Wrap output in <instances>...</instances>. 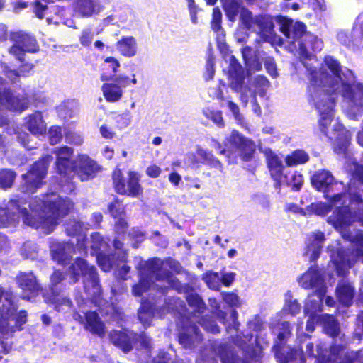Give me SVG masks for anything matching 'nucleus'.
<instances>
[{"instance_id":"nucleus-14","label":"nucleus","mask_w":363,"mask_h":363,"mask_svg":"<svg viewBox=\"0 0 363 363\" xmlns=\"http://www.w3.org/2000/svg\"><path fill=\"white\" fill-rule=\"evenodd\" d=\"M224 145L225 148H222L218 141L214 139L211 140V146L219 150L220 155H225L229 157L230 154H235L245 162L251 160L255 151L254 142L235 130H233L225 138Z\"/></svg>"},{"instance_id":"nucleus-54","label":"nucleus","mask_w":363,"mask_h":363,"mask_svg":"<svg viewBox=\"0 0 363 363\" xmlns=\"http://www.w3.org/2000/svg\"><path fill=\"white\" fill-rule=\"evenodd\" d=\"M48 137L52 145L60 143L62 138V128L60 126L51 127L48 131Z\"/></svg>"},{"instance_id":"nucleus-47","label":"nucleus","mask_w":363,"mask_h":363,"mask_svg":"<svg viewBox=\"0 0 363 363\" xmlns=\"http://www.w3.org/2000/svg\"><path fill=\"white\" fill-rule=\"evenodd\" d=\"M38 252V250L36 244L31 242H25L20 250L21 255L26 259H37Z\"/></svg>"},{"instance_id":"nucleus-31","label":"nucleus","mask_w":363,"mask_h":363,"mask_svg":"<svg viewBox=\"0 0 363 363\" xmlns=\"http://www.w3.org/2000/svg\"><path fill=\"white\" fill-rule=\"evenodd\" d=\"M355 289L352 283L348 280H340L336 287L335 294L340 304L349 307L353 303Z\"/></svg>"},{"instance_id":"nucleus-20","label":"nucleus","mask_w":363,"mask_h":363,"mask_svg":"<svg viewBox=\"0 0 363 363\" xmlns=\"http://www.w3.org/2000/svg\"><path fill=\"white\" fill-rule=\"evenodd\" d=\"M8 53L18 62H23L26 52L35 53L39 50L36 39L23 31L11 33Z\"/></svg>"},{"instance_id":"nucleus-25","label":"nucleus","mask_w":363,"mask_h":363,"mask_svg":"<svg viewBox=\"0 0 363 363\" xmlns=\"http://www.w3.org/2000/svg\"><path fill=\"white\" fill-rule=\"evenodd\" d=\"M74 172L71 180L77 174L82 181H86L94 177L100 170L99 165L87 155H79L74 164Z\"/></svg>"},{"instance_id":"nucleus-2","label":"nucleus","mask_w":363,"mask_h":363,"mask_svg":"<svg viewBox=\"0 0 363 363\" xmlns=\"http://www.w3.org/2000/svg\"><path fill=\"white\" fill-rule=\"evenodd\" d=\"M347 169L351 173L347 191L329 195V203H311L308 210L315 215L325 216L333 208L328 223L338 230L343 238L351 241L355 250H343L328 247L331 262L339 277H345L357 261L363 263V166L356 162H348Z\"/></svg>"},{"instance_id":"nucleus-50","label":"nucleus","mask_w":363,"mask_h":363,"mask_svg":"<svg viewBox=\"0 0 363 363\" xmlns=\"http://www.w3.org/2000/svg\"><path fill=\"white\" fill-rule=\"evenodd\" d=\"M75 102L73 101H66L60 104L57 108L58 114L62 118H72L74 111L72 110L74 107Z\"/></svg>"},{"instance_id":"nucleus-42","label":"nucleus","mask_w":363,"mask_h":363,"mask_svg":"<svg viewBox=\"0 0 363 363\" xmlns=\"http://www.w3.org/2000/svg\"><path fill=\"white\" fill-rule=\"evenodd\" d=\"M303 182V175L297 172L294 171L284 174L282 184L286 183L288 186L292 188L295 191H298L301 188Z\"/></svg>"},{"instance_id":"nucleus-11","label":"nucleus","mask_w":363,"mask_h":363,"mask_svg":"<svg viewBox=\"0 0 363 363\" xmlns=\"http://www.w3.org/2000/svg\"><path fill=\"white\" fill-rule=\"evenodd\" d=\"M65 230L68 235L77 236L76 247H74V241L59 242L53 240H50L52 259L62 265L68 263L77 251L81 255L87 253L82 224L74 219L69 220L65 223Z\"/></svg>"},{"instance_id":"nucleus-8","label":"nucleus","mask_w":363,"mask_h":363,"mask_svg":"<svg viewBox=\"0 0 363 363\" xmlns=\"http://www.w3.org/2000/svg\"><path fill=\"white\" fill-rule=\"evenodd\" d=\"M108 211L111 216L116 219L115 223L116 233L118 237L113 241V247L116 250V254L111 253L108 244L104 240L101 235L95 233L91 236V255L96 256V261L100 268L104 272L110 271L114 266L119 267L121 264L126 262L127 255L122 250L123 243L119 240L123 237L128 227L125 220V211L123 204L118 200L108 206Z\"/></svg>"},{"instance_id":"nucleus-38","label":"nucleus","mask_w":363,"mask_h":363,"mask_svg":"<svg viewBox=\"0 0 363 363\" xmlns=\"http://www.w3.org/2000/svg\"><path fill=\"white\" fill-rule=\"evenodd\" d=\"M245 65L249 71H259L262 69V63L258 55L251 48L245 47L241 50Z\"/></svg>"},{"instance_id":"nucleus-35","label":"nucleus","mask_w":363,"mask_h":363,"mask_svg":"<svg viewBox=\"0 0 363 363\" xmlns=\"http://www.w3.org/2000/svg\"><path fill=\"white\" fill-rule=\"evenodd\" d=\"M74 11L79 16L91 17L98 14L101 8L96 0H76Z\"/></svg>"},{"instance_id":"nucleus-3","label":"nucleus","mask_w":363,"mask_h":363,"mask_svg":"<svg viewBox=\"0 0 363 363\" xmlns=\"http://www.w3.org/2000/svg\"><path fill=\"white\" fill-rule=\"evenodd\" d=\"M191 311H186L184 302L179 298H169L165 301L164 306L158 308V301L152 303L143 300L141 306L138 310V318L145 328L151 325L155 315L162 318L167 313H173L177 315V327L179 330V342L186 349H191L197 345L203 339L201 333L195 325L198 322L204 330L212 333H218L219 327L211 318L200 315L206 309V306L201 297L195 294L187 296Z\"/></svg>"},{"instance_id":"nucleus-55","label":"nucleus","mask_w":363,"mask_h":363,"mask_svg":"<svg viewBox=\"0 0 363 363\" xmlns=\"http://www.w3.org/2000/svg\"><path fill=\"white\" fill-rule=\"evenodd\" d=\"M128 237L132 240L133 247H138V244L145 239L144 234L138 228H133L128 233Z\"/></svg>"},{"instance_id":"nucleus-63","label":"nucleus","mask_w":363,"mask_h":363,"mask_svg":"<svg viewBox=\"0 0 363 363\" xmlns=\"http://www.w3.org/2000/svg\"><path fill=\"white\" fill-rule=\"evenodd\" d=\"M318 323L320 324V316H308L306 327V330L311 333L313 332L315 324Z\"/></svg>"},{"instance_id":"nucleus-59","label":"nucleus","mask_w":363,"mask_h":363,"mask_svg":"<svg viewBox=\"0 0 363 363\" xmlns=\"http://www.w3.org/2000/svg\"><path fill=\"white\" fill-rule=\"evenodd\" d=\"M18 139L27 150H32L35 147L36 143L33 142L31 136L27 133H19Z\"/></svg>"},{"instance_id":"nucleus-34","label":"nucleus","mask_w":363,"mask_h":363,"mask_svg":"<svg viewBox=\"0 0 363 363\" xmlns=\"http://www.w3.org/2000/svg\"><path fill=\"white\" fill-rule=\"evenodd\" d=\"M0 67L2 74L6 77L11 84H16L21 77H27L33 68L31 63H24L19 67L18 71L11 69L6 62H1Z\"/></svg>"},{"instance_id":"nucleus-6","label":"nucleus","mask_w":363,"mask_h":363,"mask_svg":"<svg viewBox=\"0 0 363 363\" xmlns=\"http://www.w3.org/2000/svg\"><path fill=\"white\" fill-rule=\"evenodd\" d=\"M320 325H323L325 333L335 340L329 354L327 355L328 352L323 350L320 345H317L315 353L313 345L311 343L306 345V354L313 357L317 363H363V349L358 352L346 351L347 342L345 340V335H340L339 324L333 315H321ZM354 335L359 338L363 336V311L357 317Z\"/></svg>"},{"instance_id":"nucleus-49","label":"nucleus","mask_w":363,"mask_h":363,"mask_svg":"<svg viewBox=\"0 0 363 363\" xmlns=\"http://www.w3.org/2000/svg\"><path fill=\"white\" fill-rule=\"evenodd\" d=\"M116 126L119 130H123L128 128L132 122V116L129 111H125L121 114H118L114 117Z\"/></svg>"},{"instance_id":"nucleus-7","label":"nucleus","mask_w":363,"mask_h":363,"mask_svg":"<svg viewBox=\"0 0 363 363\" xmlns=\"http://www.w3.org/2000/svg\"><path fill=\"white\" fill-rule=\"evenodd\" d=\"M137 268L140 281L133 286L132 293L135 296H140L148 290L157 291L163 295L168 289L178 290L180 287V283L169 271L179 272L181 270L180 264L174 259L155 257L140 261Z\"/></svg>"},{"instance_id":"nucleus-30","label":"nucleus","mask_w":363,"mask_h":363,"mask_svg":"<svg viewBox=\"0 0 363 363\" xmlns=\"http://www.w3.org/2000/svg\"><path fill=\"white\" fill-rule=\"evenodd\" d=\"M24 127L34 136H43L46 133V124L42 113L35 111L24 119Z\"/></svg>"},{"instance_id":"nucleus-43","label":"nucleus","mask_w":363,"mask_h":363,"mask_svg":"<svg viewBox=\"0 0 363 363\" xmlns=\"http://www.w3.org/2000/svg\"><path fill=\"white\" fill-rule=\"evenodd\" d=\"M309 160V155L302 150H297L288 155L285 158L287 166L292 167L307 162Z\"/></svg>"},{"instance_id":"nucleus-53","label":"nucleus","mask_w":363,"mask_h":363,"mask_svg":"<svg viewBox=\"0 0 363 363\" xmlns=\"http://www.w3.org/2000/svg\"><path fill=\"white\" fill-rule=\"evenodd\" d=\"M215 59L213 55H209L206 65V71L203 74V77L206 81L211 80L215 74Z\"/></svg>"},{"instance_id":"nucleus-19","label":"nucleus","mask_w":363,"mask_h":363,"mask_svg":"<svg viewBox=\"0 0 363 363\" xmlns=\"http://www.w3.org/2000/svg\"><path fill=\"white\" fill-rule=\"evenodd\" d=\"M52 160L51 156L46 155L35 162L30 169L22 175L21 185L22 191L33 194L41 187L43 180L47 174L48 166Z\"/></svg>"},{"instance_id":"nucleus-57","label":"nucleus","mask_w":363,"mask_h":363,"mask_svg":"<svg viewBox=\"0 0 363 363\" xmlns=\"http://www.w3.org/2000/svg\"><path fill=\"white\" fill-rule=\"evenodd\" d=\"M265 69L267 73L273 78L278 76L275 61L272 57H266L264 60Z\"/></svg>"},{"instance_id":"nucleus-58","label":"nucleus","mask_w":363,"mask_h":363,"mask_svg":"<svg viewBox=\"0 0 363 363\" xmlns=\"http://www.w3.org/2000/svg\"><path fill=\"white\" fill-rule=\"evenodd\" d=\"M33 13L40 19H42L45 13L48 9V6L46 4H44L40 0H35L33 4Z\"/></svg>"},{"instance_id":"nucleus-45","label":"nucleus","mask_w":363,"mask_h":363,"mask_svg":"<svg viewBox=\"0 0 363 363\" xmlns=\"http://www.w3.org/2000/svg\"><path fill=\"white\" fill-rule=\"evenodd\" d=\"M203 113L206 118L212 121L217 127L219 128H224L225 122L221 111L206 108L203 109Z\"/></svg>"},{"instance_id":"nucleus-17","label":"nucleus","mask_w":363,"mask_h":363,"mask_svg":"<svg viewBox=\"0 0 363 363\" xmlns=\"http://www.w3.org/2000/svg\"><path fill=\"white\" fill-rule=\"evenodd\" d=\"M239 18L242 25L247 30H253L265 42L273 39L274 23L268 16H253L252 12L247 8H239Z\"/></svg>"},{"instance_id":"nucleus-23","label":"nucleus","mask_w":363,"mask_h":363,"mask_svg":"<svg viewBox=\"0 0 363 363\" xmlns=\"http://www.w3.org/2000/svg\"><path fill=\"white\" fill-rule=\"evenodd\" d=\"M311 184L324 194L325 198H328L330 193L335 191H347L343 183L335 182L332 174L327 170L317 171L311 177Z\"/></svg>"},{"instance_id":"nucleus-26","label":"nucleus","mask_w":363,"mask_h":363,"mask_svg":"<svg viewBox=\"0 0 363 363\" xmlns=\"http://www.w3.org/2000/svg\"><path fill=\"white\" fill-rule=\"evenodd\" d=\"M261 151L264 153L267 164V167L272 178L275 181L276 189H279L282 184L284 177V166L283 164L282 157L277 155L269 148L262 149Z\"/></svg>"},{"instance_id":"nucleus-32","label":"nucleus","mask_w":363,"mask_h":363,"mask_svg":"<svg viewBox=\"0 0 363 363\" xmlns=\"http://www.w3.org/2000/svg\"><path fill=\"white\" fill-rule=\"evenodd\" d=\"M208 303L210 306L214 309V313L217 316L218 319L223 323L226 326V330L228 333H230L231 330H235L238 333V327L240 325L239 323L237 320L238 318V313L236 311L233 310L231 311L230 315V320L228 322H226L225 320V313L222 311L220 309V304L218 301L214 298H211L208 299Z\"/></svg>"},{"instance_id":"nucleus-5","label":"nucleus","mask_w":363,"mask_h":363,"mask_svg":"<svg viewBox=\"0 0 363 363\" xmlns=\"http://www.w3.org/2000/svg\"><path fill=\"white\" fill-rule=\"evenodd\" d=\"M68 274L70 276L71 284L77 282L80 277L83 279L84 289L86 297L82 295L76 296V301L79 311L74 313L73 318L84 325V328L93 335L100 337L106 333L104 323L101 320L95 311H89L90 304L99 303L101 295V286L96 269L89 265L82 258H77L74 262L69 267Z\"/></svg>"},{"instance_id":"nucleus-4","label":"nucleus","mask_w":363,"mask_h":363,"mask_svg":"<svg viewBox=\"0 0 363 363\" xmlns=\"http://www.w3.org/2000/svg\"><path fill=\"white\" fill-rule=\"evenodd\" d=\"M26 203L25 199L15 196L0 207V228L15 227L21 217L25 225L50 234L74 206L69 199L55 192L33 198L29 203L30 213L23 206Z\"/></svg>"},{"instance_id":"nucleus-29","label":"nucleus","mask_w":363,"mask_h":363,"mask_svg":"<svg viewBox=\"0 0 363 363\" xmlns=\"http://www.w3.org/2000/svg\"><path fill=\"white\" fill-rule=\"evenodd\" d=\"M324 240L325 235L320 231L308 235L304 255L308 257L311 262L315 261L319 257Z\"/></svg>"},{"instance_id":"nucleus-9","label":"nucleus","mask_w":363,"mask_h":363,"mask_svg":"<svg viewBox=\"0 0 363 363\" xmlns=\"http://www.w3.org/2000/svg\"><path fill=\"white\" fill-rule=\"evenodd\" d=\"M280 30L290 45V50L297 52L302 61L313 60V52H320L323 48V40L306 31V26L301 21L288 18L280 19Z\"/></svg>"},{"instance_id":"nucleus-40","label":"nucleus","mask_w":363,"mask_h":363,"mask_svg":"<svg viewBox=\"0 0 363 363\" xmlns=\"http://www.w3.org/2000/svg\"><path fill=\"white\" fill-rule=\"evenodd\" d=\"M101 67L104 72L101 75V79L102 81H108L115 76V74L120 67V63L114 57H109L105 59Z\"/></svg>"},{"instance_id":"nucleus-39","label":"nucleus","mask_w":363,"mask_h":363,"mask_svg":"<svg viewBox=\"0 0 363 363\" xmlns=\"http://www.w3.org/2000/svg\"><path fill=\"white\" fill-rule=\"evenodd\" d=\"M196 155L199 162L213 167L220 172L223 171V164L213 156L211 151L201 147H197Z\"/></svg>"},{"instance_id":"nucleus-27","label":"nucleus","mask_w":363,"mask_h":363,"mask_svg":"<svg viewBox=\"0 0 363 363\" xmlns=\"http://www.w3.org/2000/svg\"><path fill=\"white\" fill-rule=\"evenodd\" d=\"M16 279L19 288L23 291V299L31 301L38 294L40 286L33 272H20Z\"/></svg>"},{"instance_id":"nucleus-36","label":"nucleus","mask_w":363,"mask_h":363,"mask_svg":"<svg viewBox=\"0 0 363 363\" xmlns=\"http://www.w3.org/2000/svg\"><path fill=\"white\" fill-rule=\"evenodd\" d=\"M117 50L125 57H133L138 52V43L133 36H123L116 43Z\"/></svg>"},{"instance_id":"nucleus-12","label":"nucleus","mask_w":363,"mask_h":363,"mask_svg":"<svg viewBox=\"0 0 363 363\" xmlns=\"http://www.w3.org/2000/svg\"><path fill=\"white\" fill-rule=\"evenodd\" d=\"M111 342L116 347L121 348L124 352H128L131 349L133 344L138 346L140 349L145 350V356L142 359L143 363H170L169 354L163 351H160L157 358L150 360L152 342L151 339L145 334H135L132 331H113L110 334Z\"/></svg>"},{"instance_id":"nucleus-33","label":"nucleus","mask_w":363,"mask_h":363,"mask_svg":"<svg viewBox=\"0 0 363 363\" xmlns=\"http://www.w3.org/2000/svg\"><path fill=\"white\" fill-rule=\"evenodd\" d=\"M284 303L281 311L277 313L279 321L286 316L295 317L301 310V304L296 298H294L291 291H288L284 294Z\"/></svg>"},{"instance_id":"nucleus-44","label":"nucleus","mask_w":363,"mask_h":363,"mask_svg":"<svg viewBox=\"0 0 363 363\" xmlns=\"http://www.w3.org/2000/svg\"><path fill=\"white\" fill-rule=\"evenodd\" d=\"M203 280L207 286L215 291H218L221 286V277L218 272L209 271L203 274Z\"/></svg>"},{"instance_id":"nucleus-41","label":"nucleus","mask_w":363,"mask_h":363,"mask_svg":"<svg viewBox=\"0 0 363 363\" xmlns=\"http://www.w3.org/2000/svg\"><path fill=\"white\" fill-rule=\"evenodd\" d=\"M102 91L106 100L108 102L118 101L123 95L121 86L116 84L106 83L102 86Z\"/></svg>"},{"instance_id":"nucleus-16","label":"nucleus","mask_w":363,"mask_h":363,"mask_svg":"<svg viewBox=\"0 0 363 363\" xmlns=\"http://www.w3.org/2000/svg\"><path fill=\"white\" fill-rule=\"evenodd\" d=\"M278 329L277 338L273 347L277 361L279 363H288L289 361L296 360L298 363H304V356L301 350L284 347L286 339L291 334L289 322L284 320L278 323Z\"/></svg>"},{"instance_id":"nucleus-56","label":"nucleus","mask_w":363,"mask_h":363,"mask_svg":"<svg viewBox=\"0 0 363 363\" xmlns=\"http://www.w3.org/2000/svg\"><path fill=\"white\" fill-rule=\"evenodd\" d=\"M223 301L230 306L240 307L242 304L238 296L234 293H222Z\"/></svg>"},{"instance_id":"nucleus-64","label":"nucleus","mask_w":363,"mask_h":363,"mask_svg":"<svg viewBox=\"0 0 363 363\" xmlns=\"http://www.w3.org/2000/svg\"><path fill=\"white\" fill-rule=\"evenodd\" d=\"M235 273L233 272H223L220 275L221 284L230 286L235 280Z\"/></svg>"},{"instance_id":"nucleus-15","label":"nucleus","mask_w":363,"mask_h":363,"mask_svg":"<svg viewBox=\"0 0 363 363\" xmlns=\"http://www.w3.org/2000/svg\"><path fill=\"white\" fill-rule=\"evenodd\" d=\"M224 145L225 148H222L218 141L214 139L211 140V146L219 150L220 155H225L229 157L230 154H235L245 162L251 160L255 151L254 142L235 130H233L225 138Z\"/></svg>"},{"instance_id":"nucleus-61","label":"nucleus","mask_w":363,"mask_h":363,"mask_svg":"<svg viewBox=\"0 0 363 363\" xmlns=\"http://www.w3.org/2000/svg\"><path fill=\"white\" fill-rule=\"evenodd\" d=\"M93 40V33L90 29L82 30L79 38L80 43L84 46H89Z\"/></svg>"},{"instance_id":"nucleus-21","label":"nucleus","mask_w":363,"mask_h":363,"mask_svg":"<svg viewBox=\"0 0 363 363\" xmlns=\"http://www.w3.org/2000/svg\"><path fill=\"white\" fill-rule=\"evenodd\" d=\"M139 175L136 172L130 171L128 173V180H124L122 172L116 168L113 172V183L117 193L132 197H137L143 192L139 184Z\"/></svg>"},{"instance_id":"nucleus-28","label":"nucleus","mask_w":363,"mask_h":363,"mask_svg":"<svg viewBox=\"0 0 363 363\" xmlns=\"http://www.w3.org/2000/svg\"><path fill=\"white\" fill-rule=\"evenodd\" d=\"M222 22V13L220 9L216 7L213 10L212 19L211 21V29L216 35L217 44L220 52L223 55V57L226 61V57L228 55H232L228 53V48L225 43V33L223 28L221 26Z\"/></svg>"},{"instance_id":"nucleus-60","label":"nucleus","mask_w":363,"mask_h":363,"mask_svg":"<svg viewBox=\"0 0 363 363\" xmlns=\"http://www.w3.org/2000/svg\"><path fill=\"white\" fill-rule=\"evenodd\" d=\"M220 357L222 363H247L246 362H242L240 358L231 352H223Z\"/></svg>"},{"instance_id":"nucleus-46","label":"nucleus","mask_w":363,"mask_h":363,"mask_svg":"<svg viewBox=\"0 0 363 363\" xmlns=\"http://www.w3.org/2000/svg\"><path fill=\"white\" fill-rule=\"evenodd\" d=\"M226 15L230 21H234L238 14L240 4L239 0H221Z\"/></svg>"},{"instance_id":"nucleus-18","label":"nucleus","mask_w":363,"mask_h":363,"mask_svg":"<svg viewBox=\"0 0 363 363\" xmlns=\"http://www.w3.org/2000/svg\"><path fill=\"white\" fill-rule=\"evenodd\" d=\"M54 153L57 157L56 169L60 177L59 185L64 192H72L74 189V186L71 182V175L74 169V162L71 160L74 150L72 147L64 146L55 148Z\"/></svg>"},{"instance_id":"nucleus-37","label":"nucleus","mask_w":363,"mask_h":363,"mask_svg":"<svg viewBox=\"0 0 363 363\" xmlns=\"http://www.w3.org/2000/svg\"><path fill=\"white\" fill-rule=\"evenodd\" d=\"M324 296L315 293L308 296L303 308L306 316H321L318 313L322 311Z\"/></svg>"},{"instance_id":"nucleus-62","label":"nucleus","mask_w":363,"mask_h":363,"mask_svg":"<svg viewBox=\"0 0 363 363\" xmlns=\"http://www.w3.org/2000/svg\"><path fill=\"white\" fill-rule=\"evenodd\" d=\"M337 40L344 45H349L351 43V36L347 31L340 30L337 34Z\"/></svg>"},{"instance_id":"nucleus-24","label":"nucleus","mask_w":363,"mask_h":363,"mask_svg":"<svg viewBox=\"0 0 363 363\" xmlns=\"http://www.w3.org/2000/svg\"><path fill=\"white\" fill-rule=\"evenodd\" d=\"M298 285L305 289H315V293L325 295L327 287L324 281L323 274L317 267H311L306 272L297 278Z\"/></svg>"},{"instance_id":"nucleus-10","label":"nucleus","mask_w":363,"mask_h":363,"mask_svg":"<svg viewBox=\"0 0 363 363\" xmlns=\"http://www.w3.org/2000/svg\"><path fill=\"white\" fill-rule=\"evenodd\" d=\"M226 62L229 64L228 70V81L229 86L235 92L240 94V100L246 106L250 97L259 96L264 97L269 87V82L263 75H257L251 78L247 85H244L245 75L241 65L233 55L226 57Z\"/></svg>"},{"instance_id":"nucleus-52","label":"nucleus","mask_w":363,"mask_h":363,"mask_svg":"<svg viewBox=\"0 0 363 363\" xmlns=\"http://www.w3.org/2000/svg\"><path fill=\"white\" fill-rule=\"evenodd\" d=\"M243 339L240 335L236 336L235 338L233 339L234 342L245 352H249V345L247 342H250L253 337L252 334H247L243 335Z\"/></svg>"},{"instance_id":"nucleus-51","label":"nucleus","mask_w":363,"mask_h":363,"mask_svg":"<svg viewBox=\"0 0 363 363\" xmlns=\"http://www.w3.org/2000/svg\"><path fill=\"white\" fill-rule=\"evenodd\" d=\"M65 137L67 143L74 145H81L84 142V138L79 133L68 130L66 127L64 128Z\"/></svg>"},{"instance_id":"nucleus-22","label":"nucleus","mask_w":363,"mask_h":363,"mask_svg":"<svg viewBox=\"0 0 363 363\" xmlns=\"http://www.w3.org/2000/svg\"><path fill=\"white\" fill-rule=\"evenodd\" d=\"M64 279V276L60 271H55L50 277L51 295H44L45 301L54 305L56 311L67 313L72 308V303L63 294L58 291V284Z\"/></svg>"},{"instance_id":"nucleus-1","label":"nucleus","mask_w":363,"mask_h":363,"mask_svg":"<svg viewBox=\"0 0 363 363\" xmlns=\"http://www.w3.org/2000/svg\"><path fill=\"white\" fill-rule=\"evenodd\" d=\"M303 65L309 80L311 101L319 115V129L329 140H333L335 152L346 157L351 133L337 121H334L331 133L330 125L339 96L342 99V111L349 118L358 120L362 116L363 82L357 79L352 70L341 65L331 55L325 56L319 65L314 55L313 60H305Z\"/></svg>"},{"instance_id":"nucleus-13","label":"nucleus","mask_w":363,"mask_h":363,"mask_svg":"<svg viewBox=\"0 0 363 363\" xmlns=\"http://www.w3.org/2000/svg\"><path fill=\"white\" fill-rule=\"evenodd\" d=\"M1 301L0 333L9 337L14 332L21 330L22 325L27 321V312L22 310L16 313L18 307L13 301V295L0 286V302Z\"/></svg>"},{"instance_id":"nucleus-48","label":"nucleus","mask_w":363,"mask_h":363,"mask_svg":"<svg viewBox=\"0 0 363 363\" xmlns=\"http://www.w3.org/2000/svg\"><path fill=\"white\" fill-rule=\"evenodd\" d=\"M16 178L14 172L10 169H2L0 171V188L6 189L10 188Z\"/></svg>"}]
</instances>
